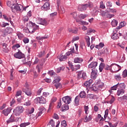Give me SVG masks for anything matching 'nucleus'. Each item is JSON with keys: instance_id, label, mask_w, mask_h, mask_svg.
Returning <instances> with one entry per match:
<instances>
[{"instance_id": "nucleus-38", "label": "nucleus", "mask_w": 127, "mask_h": 127, "mask_svg": "<svg viewBox=\"0 0 127 127\" xmlns=\"http://www.w3.org/2000/svg\"><path fill=\"white\" fill-rule=\"evenodd\" d=\"M44 55H45V51H44V50L41 51L39 53V57L40 58H41V57H43V56H44Z\"/></svg>"}, {"instance_id": "nucleus-4", "label": "nucleus", "mask_w": 127, "mask_h": 127, "mask_svg": "<svg viewBox=\"0 0 127 127\" xmlns=\"http://www.w3.org/2000/svg\"><path fill=\"white\" fill-rule=\"evenodd\" d=\"M111 66L112 73L115 72H119V71L122 69V67L117 64H111Z\"/></svg>"}, {"instance_id": "nucleus-6", "label": "nucleus", "mask_w": 127, "mask_h": 127, "mask_svg": "<svg viewBox=\"0 0 127 127\" xmlns=\"http://www.w3.org/2000/svg\"><path fill=\"white\" fill-rule=\"evenodd\" d=\"M34 103L36 104H46V100L44 97H38L34 99Z\"/></svg>"}, {"instance_id": "nucleus-5", "label": "nucleus", "mask_w": 127, "mask_h": 127, "mask_svg": "<svg viewBox=\"0 0 127 127\" xmlns=\"http://www.w3.org/2000/svg\"><path fill=\"white\" fill-rule=\"evenodd\" d=\"M37 23L38 24H42V25H47L48 23H47V21L44 18L38 17L36 19Z\"/></svg>"}, {"instance_id": "nucleus-43", "label": "nucleus", "mask_w": 127, "mask_h": 127, "mask_svg": "<svg viewBox=\"0 0 127 127\" xmlns=\"http://www.w3.org/2000/svg\"><path fill=\"white\" fill-rule=\"evenodd\" d=\"M104 69L105 70H110L112 72V64L110 66L108 65H105Z\"/></svg>"}, {"instance_id": "nucleus-17", "label": "nucleus", "mask_w": 127, "mask_h": 127, "mask_svg": "<svg viewBox=\"0 0 127 127\" xmlns=\"http://www.w3.org/2000/svg\"><path fill=\"white\" fill-rule=\"evenodd\" d=\"M92 120V116L89 115L88 116V114H86L85 118L83 119V121L85 123H88V122H90Z\"/></svg>"}, {"instance_id": "nucleus-59", "label": "nucleus", "mask_w": 127, "mask_h": 127, "mask_svg": "<svg viewBox=\"0 0 127 127\" xmlns=\"http://www.w3.org/2000/svg\"><path fill=\"white\" fill-rule=\"evenodd\" d=\"M95 30L92 29H89L87 30V34L89 35L90 33H92V32H93V33H95Z\"/></svg>"}, {"instance_id": "nucleus-12", "label": "nucleus", "mask_w": 127, "mask_h": 127, "mask_svg": "<svg viewBox=\"0 0 127 127\" xmlns=\"http://www.w3.org/2000/svg\"><path fill=\"white\" fill-rule=\"evenodd\" d=\"M11 110H12L11 109V108H8L6 109H4V110H3L2 111V113L3 114V115L4 116H5L6 117H7V116H8V115L9 114H10V112H11Z\"/></svg>"}, {"instance_id": "nucleus-1", "label": "nucleus", "mask_w": 127, "mask_h": 127, "mask_svg": "<svg viewBox=\"0 0 127 127\" xmlns=\"http://www.w3.org/2000/svg\"><path fill=\"white\" fill-rule=\"evenodd\" d=\"M26 7L24 8L23 6L21 4H13V7H12V11L13 12H15V11H21V10H26Z\"/></svg>"}, {"instance_id": "nucleus-33", "label": "nucleus", "mask_w": 127, "mask_h": 127, "mask_svg": "<svg viewBox=\"0 0 127 127\" xmlns=\"http://www.w3.org/2000/svg\"><path fill=\"white\" fill-rule=\"evenodd\" d=\"M108 53H109V52L108 51V49H105L104 50H102L100 52V55H103V54H104V55H107Z\"/></svg>"}, {"instance_id": "nucleus-55", "label": "nucleus", "mask_w": 127, "mask_h": 127, "mask_svg": "<svg viewBox=\"0 0 127 127\" xmlns=\"http://www.w3.org/2000/svg\"><path fill=\"white\" fill-rule=\"evenodd\" d=\"M3 17L4 19H5V20H7V21L10 22V23H11V20H10V18H7V17H6V15H3Z\"/></svg>"}, {"instance_id": "nucleus-32", "label": "nucleus", "mask_w": 127, "mask_h": 127, "mask_svg": "<svg viewBox=\"0 0 127 127\" xmlns=\"http://www.w3.org/2000/svg\"><path fill=\"white\" fill-rule=\"evenodd\" d=\"M125 94V90L124 89H119L117 91V95L121 96V95H124Z\"/></svg>"}, {"instance_id": "nucleus-25", "label": "nucleus", "mask_w": 127, "mask_h": 127, "mask_svg": "<svg viewBox=\"0 0 127 127\" xmlns=\"http://www.w3.org/2000/svg\"><path fill=\"white\" fill-rule=\"evenodd\" d=\"M117 85L119 89H126V85L125 84V83H118Z\"/></svg>"}, {"instance_id": "nucleus-61", "label": "nucleus", "mask_w": 127, "mask_h": 127, "mask_svg": "<svg viewBox=\"0 0 127 127\" xmlns=\"http://www.w3.org/2000/svg\"><path fill=\"white\" fill-rule=\"evenodd\" d=\"M71 14L72 17H73V18H74L75 19H76V18H77V13H76L75 12H74L72 13Z\"/></svg>"}, {"instance_id": "nucleus-24", "label": "nucleus", "mask_w": 127, "mask_h": 127, "mask_svg": "<svg viewBox=\"0 0 127 127\" xmlns=\"http://www.w3.org/2000/svg\"><path fill=\"white\" fill-rule=\"evenodd\" d=\"M14 122V116L11 115L10 118L7 121V124H10Z\"/></svg>"}, {"instance_id": "nucleus-9", "label": "nucleus", "mask_w": 127, "mask_h": 127, "mask_svg": "<svg viewBox=\"0 0 127 127\" xmlns=\"http://www.w3.org/2000/svg\"><path fill=\"white\" fill-rule=\"evenodd\" d=\"M14 57H15V58H17V59H21L22 58H24V54L19 51L14 54Z\"/></svg>"}, {"instance_id": "nucleus-56", "label": "nucleus", "mask_w": 127, "mask_h": 127, "mask_svg": "<svg viewBox=\"0 0 127 127\" xmlns=\"http://www.w3.org/2000/svg\"><path fill=\"white\" fill-rule=\"evenodd\" d=\"M34 112V108H32L31 109L28 111V112L27 113V115H31V114H33V113Z\"/></svg>"}, {"instance_id": "nucleus-50", "label": "nucleus", "mask_w": 127, "mask_h": 127, "mask_svg": "<svg viewBox=\"0 0 127 127\" xmlns=\"http://www.w3.org/2000/svg\"><path fill=\"white\" fill-rule=\"evenodd\" d=\"M39 111L41 113L44 114L46 112V109L44 107H41L39 108Z\"/></svg>"}, {"instance_id": "nucleus-14", "label": "nucleus", "mask_w": 127, "mask_h": 127, "mask_svg": "<svg viewBox=\"0 0 127 127\" xmlns=\"http://www.w3.org/2000/svg\"><path fill=\"white\" fill-rule=\"evenodd\" d=\"M78 9L80 11H85L87 10V6L86 4H81L78 6Z\"/></svg>"}, {"instance_id": "nucleus-23", "label": "nucleus", "mask_w": 127, "mask_h": 127, "mask_svg": "<svg viewBox=\"0 0 127 127\" xmlns=\"http://www.w3.org/2000/svg\"><path fill=\"white\" fill-rule=\"evenodd\" d=\"M84 38L86 41L87 47H90V37H89L88 36H85Z\"/></svg>"}, {"instance_id": "nucleus-11", "label": "nucleus", "mask_w": 127, "mask_h": 127, "mask_svg": "<svg viewBox=\"0 0 127 127\" xmlns=\"http://www.w3.org/2000/svg\"><path fill=\"white\" fill-rule=\"evenodd\" d=\"M63 101L64 104H67L69 105L71 103V98L70 96H66L63 98Z\"/></svg>"}, {"instance_id": "nucleus-62", "label": "nucleus", "mask_w": 127, "mask_h": 127, "mask_svg": "<svg viewBox=\"0 0 127 127\" xmlns=\"http://www.w3.org/2000/svg\"><path fill=\"white\" fill-rule=\"evenodd\" d=\"M23 41L25 44L28 43L29 42V39L27 38H25L23 39Z\"/></svg>"}, {"instance_id": "nucleus-44", "label": "nucleus", "mask_w": 127, "mask_h": 127, "mask_svg": "<svg viewBox=\"0 0 127 127\" xmlns=\"http://www.w3.org/2000/svg\"><path fill=\"white\" fill-rule=\"evenodd\" d=\"M49 125L50 126H51L52 127H55V122H54V121H53V120H51L50 121Z\"/></svg>"}, {"instance_id": "nucleus-7", "label": "nucleus", "mask_w": 127, "mask_h": 127, "mask_svg": "<svg viewBox=\"0 0 127 127\" xmlns=\"http://www.w3.org/2000/svg\"><path fill=\"white\" fill-rule=\"evenodd\" d=\"M95 85H97V87H98V89L100 91L102 90L103 88H104V83H103L101 80H96L95 82Z\"/></svg>"}, {"instance_id": "nucleus-52", "label": "nucleus", "mask_w": 127, "mask_h": 127, "mask_svg": "<svg viewBox=\"0 0 127 127\" xmlns=\"http://www.w3.org/2000/svg\"><path fill=\"white\" fill-rule=\"evenodd\" d=\"M61 127H67V124L66 123V121H63L62 122Z\"/></svg>"}, {"instance_id": "nucleus-39", "label": "nucleus", "mask_w": 127, "mask_h": 127, "mask_svg": "<svg viewBox=\"0 0 127 127\" xmlns=\"http://www.w3.org/2000/svg\"><path fill=\"white\" fill-rule=\"evenodd\" d=\"M88 14H81L79 15V17L80 19H84V18H86Z\"/></svg>"}, {"instance_id": "nucleus-47", "label": "nucleus", "mask_w": 127, "mask_h": 127, "mask_svg": "<svg viewBox=\"0 0 127 127\" xmlns=\"http://www.w3.org/2000/svg\"><path fill=\"white\" fill-rule=\"evenodd\" d=\"M100 8H102V9H104V8H106V6H105V4H104V2L101 1L100 2Z\"/></svg>"}, {"instance_id": "nucleus-30", "label": "nucleus", "mask_w": 127, "mask_h": 127, "mask_svg": "<svg viewBox=\"0 0 127 127\" xmlns=\"http://www.w3.org/2000/svg\"><path fill=\"white\" fill-rule=\"evenodd\" d=\"M99 87H98V85L96 84L93 86L92 88V91L95 92L96 93H98V91H99Z\"/></svg>"}, {"instance_id": "nucleus-63", "label": "nucleus", "mask_w": 127, "mask_h": 127, "mask_svg": "<svg viewBox=\"0 0 127 127\" xmlns=\"http://www.w3.org/2000/svg\"><path fill=\"white\" fill-rule=\"evenodd\" d=\"M107 14H108V13L105 11H103L101 13V15H102V16H107Z\"/></svg>"}, {"instance_id": "nucleus-60", "label": "nucleus", "mask_w": 127, "mask_h": 127, "mask_svg": "<svg viewBox=\"0 0 127 127\" xmlns=\"http://www.w3.org/2000/svg\"><path fill=\"white\" fill-rule=\"evenodd\" d=\"M80 24H82V25H88V24H89V23L86 21H81L80 22Z\"/></svg>"}, {"instance_id": "nucleus-10", "label": "nucleus", "mask_w": 127, "mask_h": 127, "mask_svg": "<svg viewBox=\"0 0 127 127\" xmlns=\"http://www.w3.org/2000/svg\"><path fill=\"white\" fill-rule=\"evenodd\" d=\"M97 77H98V70L96 69H92V72L91 74V78L92 79H96Z\"/></svg>"}, {"instance_id": "nucleus-28", "label": "nucleus", "mask_w": 127, "mask_h": 127, "mask_svg": "<svg viewBox=\"0 0 127 127\" xmlns=\"http://www.w3.org/2000/svg\"><path fill=\"white\" fill-rule=\"evenodd\" d=\"M55 87L56 89H58V90H60V89H62V85L60 83H54Z\"/></svg>"}, {"instance_id": "nucleus-37", "label": "nucleus", "mask_w": 127, "mask_h": 127, "mask_svg": "<svg viewBox=\"0 0 127 127\" xmlns=\"http://www.w3.org/2000/svg\"><path fill=\"white\" fill-rule=\"evenodd\" d=\"M79 97L81 98H86V92L85 91H81L79 93Z\"/></svg>"}, {"instance_id": "nucleus-51", "label": "nucleus", "mask_w": 127, "mask_h": 127, "mask_svg": "<svg viewBox=\"0 0 127 127\" xmlns=\"http://www.w3.org/2000/svg\"><path fill=\"white\" fill-rule=\"evenodd\" d=\"M79 36H75V37H74L71 41V42L72 43H74V41H77V40H79Z\"/></svg>"}, {"instance_id": "nucleus-27", "label": "nucleus", "mask_w": 127, "mask_h": 127, "mask_svg": "<svg viewBox=\"0 0 127 127\" xmlns=\"http://www.w3.org/2000/svg\"><path fill=\"white\" fill-rule=\"evenodd\" d=\"M55 80L53 81L54 84L55 83H59V82H60L61 78L59 76H56L55 77Z\"/></svg>"}, {"instance_id": "nucleus-15", "label": "nucleus", "mask_w": 127, "mask_h": 127, "mask_svg": "<svg viewBox=\"0 0 127 127\" xmlns=\"http://www.w3.org/2000/svg\"><path fill=\"white\" fill-rule=\"evenodd\" d=\"M58 59H59V61H60V62H62V61H65V60L67 59V56L60 55L58 56Z\"/></svg>"}, {"instance_id": "nucleus-36", "label": "nucleus", "mask_w": 127, "mask_h": 127, "mask_svg": "<svg viewBox=\"0 0 127 127\" xmlns=\"http://www.w3.org/2000/svg\"><path fill=\"white\" fill-rule=\"evenodd\" d=\"M115 79H116L117 81H121L122 80L121 74L115 75Z\"/></svg>"}, {"instance_id": "nucleus-40", "label": "nucleus", "mask_w": 127, "mask_h": 127, "mask_svg": "<svg viewBox=\"0 0 127 127\" xmlns=\"http://www.w3.org/2000/svg\"><path fill=\"white\" fill-rule=\"evenodd\" d=\"M67 110H69V106L68 105H64L62 111V112H65Z\"/></svg>"}, {"instance_id": "nucleus-49", "label": "nucleus", "mask_w": 127, "mask_h": 127, "mask_svg": "<svg viewBox=\"0 0 127 127\" xmlns=\"http://www.w3.org/2000/svg\"><path fill=\"white\" fill-rule=\"evenodd\" d=\"M123 78H126L127 77V70L125 69L123 71L122 74Z\"/></svg>"}, {"instance_id": "nucleus-48", "label": "nucleus", "mask_w": 127, "mask_h": 127, "mask_svg": "<svg viewBox=\"0 0 127 127\" xmlns=\"http://www.w3.org/2000/svg\"><path fill=\"white\" fill-rule=\"evenodd\" d=\"M38 26H35V27H33V29L31 30V33H34L35 32V30H37L38 29Z\"/></svg>"}, {"instance_id": "nucleus-16", "label": "nucleus", "mask_w": 127, "mask_h": 127, "mask_svg": "<svg viewBox=\"0 0 127 127\" xmlns=\"http://www.w3.org/2000/svg\"><path fill=\"white\" fill-rule=\"evenodd\" d=\"M7 46H8L6 43H4L2 44V48H3L2 50L3 52H5V53H8V51H9Z\"/></svg>"}, {"instance_id": "nucleus-31", "label": "nucleus", "mask_w": 127, "mask_h": 127, "mask_svg": "<svg viewBox=\"0 0 127 127\" xmlns=\"http://www.w3.org/2000/svg\"><path fill=\"white\" fill-rule=\"evenodd\" d=\"M105 64L101 63L99 65L100 72H102L103 69H104V68H105Z\"/></svg>"}, {"instance_id": "nucleus-18", "label": "nucleus", "mask_w": 127, "mask_h": 127, "mask_svg": "<svg viewBox=\"0 0 127 127\" xmlns=\"http://www.w3.org/2000/svg\"><path fill=\"white\" fill-rule=\"evenodd\" d=\"M43 68V64H39L36 66V69L37 70L38 73H39Z\"/></svg>"}, {"instance_id": "nucleus-35", "label": "nucleus", "mask_w": 127, "mask_h": 127, "mask_svg": "<svg viewBox=\"0 0 127 127\" xmlns=\"http://www.w3.org/2000/svg\"><path fill=\"white\" fill-rule=\"evenodd\" d=\"M13 4H14V3H11V2H10V1H8L7 2V6H9V7H10L11 10H12V7H13Z\"/></svg>"}, {"instance_id": "nucleus-45", "label": "nucleus", "mask_w": 127, "mask_h": 127, "mask_svg": "<svg viewBox=\"0 0 127 127\" xmlns=\"http://www.w3.org/2000/svg\"><path fill=\"white\" fill-rule=\"evenodd\" d=\"M24 32H25L26 33H31V29H29L27 28H25L23 29Z\"/></svg>"}, {"instance_id": "nucleus-54", "label": "nucleus", "mask_w": 127, "mask_h": 127, "mask_svg": "<svg viewBox=\"0 0 127 127\" xmlns=\"http://www.w3.org/2000/svg\"><path fill=\"white\" fill-rule=\"evenodd\" d=\"M109 12H112V13H116L117 12V10L114 8H109Z\"/></svg>"}, {"instance_id": "nucleus-64", "label": "nucleus", "mask_w": 127, "mask_h": 127, "mask_svg": "<svg viewBox=\"0 0 127 127\" xmlns=\"http://www.w3.org/2000/svg\"><path fill=\"white\" fill-rule=\"evenodd\" d=\"M82 78L83 79V80H85L86 78H87V74H86L85 72H83L82 73Z\"/></svg>"}, {"instance_id": "nucleus-22", "label": "nucleus", "mask_w": 127, "mask_h": 127, "mask_svg": "<svg viewBox=\"0 0 127 127\" xmlns=\"http://www.w3.org/2000/svg\"><path fill=\"white\" fill-rule=\"evenodd\" d=\"M79 102H80V96H77L74 99V103L75 106L79 105Z\"/></svg>"}, {"instance_id": "nucleus-29", "label": "nucleus", "mask_w": 127, "mask_h": 127, "mask_svg": "<svg viewBox=\"0 0 127 127\" xmlns=\"http://www.w3.org/2000/svg\"><path fill=\"white\" fill-rule=\"evenodd\" d=\"M0 87L5 88V81H4V80H1L0 81Z\"/></svg>"}, {"instance_id": "nucleus-13", "label": "nucleus", "mask_w": 127, "mask_h": 127, "mask_svg": "<svg viewBox=\"0 0 127 127\" xmlns=\"http://www.w3.org/2000/svg\"><path fill=\"white\" fill-rule=\"evenodd\" d=\"M97 66H98V62H92L88 65V68L95 69Z\"/></svg>"}, {"instance_id": "nucleus-20", "label": "nucleus", "mask_w": 127, "mask_h": 127, "mask_svg": "<svg viewBox=\"0 0 127 127\" xmlns=\"http://www.w3.org/2000/svg\"><path fill=\"white\" fill-rule=\"evenodd\" d=\"M83 60L81 58H75L74 59V63H82Z\"/></svg>"}, {"instance_id": "nucleus-58", "label": "nucleus", "mask_w": 127, "mask_h": 127, "mask_svg": "<svg viewBox=\"0 0 127 127\" xmlns=\"http://www.w3.org/2000/svg\"><path fill=\"white\" fill-rule=\"evenodd\" d=\"M114 16H115L114 14L107 13L106 15V17H107V18H112V17H114Z\"/></svg>"}, {"instance_id": "nucleus-21", "label": "nucleus", "mask_w": 127, "mask_h": 127, "mask_svg": "<svg viewBox=\"0 0 127 127\" xmlns=\"http://www.w3.org/2000/svg\"><path fill=\"white\" fill-rule=\"evenodd\" d=\"M85 5L86 6V8H93L94 7V4L92 2H88L87 3L85 4Z\"/></svg>"}, {"instance_id": "nucleus-3", "label": "nucleus", "mask_w": 127, "mask_h": 127, "mask_svg": "<svg viewBox=\"0 0 127 127\" xmlns=\"http://www.w3.org/2000/svg\"><path fill=\"white\" fill-rule=\"evenodd\" d=\"M22 91L29 97H31V95H32V92H31V89L29 88V85L27 82L25 83V85L22 89Z\"/></svg>"}, {"instance_id": "nucleus-2", "label": "nucleus", "mask_w": 127, "mask_h": 127, "mask_svg": "<svg viewBox=\"0 0 127 127\" xmlns=\"http://www.w3.org/2000/svg\"><path fill=\"white\" fill-rule=\"evenodd\" d=\"M24 112V108L20 106L16 107L13 110V113L16 117H19Z\"/></svg>"}, {"instance_id": "nucleus-26", "label": "nucleus", "mask_w": 127, "mask_h": 127, "mask_svg": "<svg viewBox=\"0 0 127 127\" xmlns=\"http://www.w3.org/2000/svg\"><path fill=\"white\" fill-rule=\"evenodd\" d=\"M111 38L114 39V40H116L117 39H119V34L116 33L113 34V35L112 36Z\"/></svg>"}, {"instance_id": "nucleus-57", "label": "nucleus", "mask_w": 127, "mask_h": 127, "mask_svg": "<svg viewBox=\"0 0 127 127\" xmlns=\"http://www.w3.org/2000/svg\"><path fill=\"white\" fill-rule=\"evenodd\" d=\"M43 90V88H40L38 91L37 92V95H38V96H40L41 94V92H42V90Z\"/></svg>"}, {"instance_id": "nucleus-19", "label": "nucleus", "mask_w": 127, "mask_h": 127, "mask_svg": "<svg viewBox=\"0 0 127 127\" xmlns=\"http://www.w3.org/2000/svg\"><path fill=\"white\" fill-rule=\"evenodd\" d=\"M93 83V80L90 79L88 81H86L84 83V85L85 86V87H90L91 85H92V83Z\"/></svg>"}, {"instance_id": "nucleus-42", "label": "nucleus", "mask_w": 127, "mask_h": 127, "mask_svg": "<svg viewBox=\"0 0 127 127\" xmlns=\"http://www.w3.org/2000/svg\"><path fill=\"white\" fill-rule=\"evenodd\" d=\"M84 111L85 112L86 115H88V114H89V106H84Z\"/></svg>"}, {"instance_id": "nucleus-46", "label": "nucleus", "mask_w": 127, "mask_h": 127, "mask_svg": "<svg viewBox=\"0 0 127 127\" xmlns=\"http://www.w3.org/2000/svg\"><path fill=\"white\" fill-rule=\"evenodd\" d=\"M64 69H65V67H64V66L60 67L57 69V72L60 73V72L62 70H63Z\"/></svg>"}, {"instance_id": "nucleus-41", "label": "nucleus", "mask_w": 127, "mask_h": 127, "mask_svg": "<svg viewBox=\"0 0 127 127\" xmlns=\"http://www.w3.org/2000/svg\"><path fill=\"white\" fill-rule=\"evenodd\" d=\"M29 125H30V123H29V122L22 123L20 124V127H25L27 126H29Z\"/></svg>"}, {"instance_id": "nucleus-8", "label": "nucleus", "mask_w": 127, "mask_h": 127, "mask_svg": "<svg viewBox=\"0 0 127 127\" xmlns=\"http://www.w3.org/2000/svg\"><path fill=\"white\" fill-rule=\"evenodd\" d=\"M42 10H49L50 9V3L49 2H46L43 6H41Z\"/></svg>"}, {"instance_id": "nucleus-53", "label": "nucleus", "mask_w": 127, "mask_h": 127, "mask_svg": "<svg viewBox=\"0 0 127 127\" xmlns=\"http://www.w3.org/2000/svg\"><path fill=\"white\" fill-rule=\"evenodd\" d=\"M108 115H109V110L106 109L105 111V115H104L105 120H106V118L108 117Z\"/></svg>"}, {"instance_id": "nucleus-34", "label": "nucleus", "mask_w": 127, "mask_h": 127, "mask_svg": "<svg viewBox=\"0 0 127 127\" xmlns=\"http://www.w3.org/2000/svg\"><path fill=\"white\" fill-rule=\"evenodd\" d=\"M111 24L112 26L115 27L118 25V21L115 19H113L111 22Z\"/></svg>"}]
</instances>
